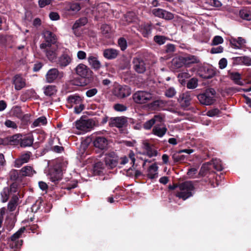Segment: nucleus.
<instances>
[{"label":"nucleus","instance_id":"1","mask_svg":"<svg viewBox=\"0 0 251 251\" xmlns=\"http://www.w3.org/2000/svg\"><path fill=\"white\" fill-rule=\"evenodd\" d=\"M44 42L40 45V48L47 58L54 62L58 55V42L56 35L49 30L43 32Z\"/></svg>","mask_w":251,"mask_h":251},{"label":"nucleus","instance_id":"2","mask_svg":"<svg viewBox=\"0 0 251 251\" xmlns=\"http://www.w3.org/2000/svg\"><path fill=\"white\" fill-rule=\"evenodd\" d=\"M164 119L165 116L162 114L154 115L151 119L144 123L143 128L149 130L153 127L152 133L159 137H162L167 131V128L164 124Z\"/></svg>","mask_w":251,"mask_h":251},{"label":"nucleus","instance_id":"3","mask_svg":"<svg viewBox=\"0 0 251 251\" xmlns=\"http://www.w3.org/2000/svg\"><path fill=\"white\" fill-rule=\"evenodd\" d=\"M178 188L179 191L176 193V196L184 201L192 197L195 189L193 182L191 181L179 182Z\"/></svg>","mask_w":251,"mask_h":251},{"label":"nucleus","instance_id":"4","mask_svg":"<svg viewBox=\"0 0 251 251\" xmlns=\"http://www.w3.org/2000/svg\"><path fill=\"white\" fill-rule=\"evenodd\" d=\"M216 94V91L213 88L206 89L205 91L197 96L200 103L204 105H210L213 104L216 100L214 96Z\"/></svg>","mask_w":251,"mask_h":251},{"label":"nucleus","instance_id":"5","mask_svg":"<svg viewBox=\"0 0 251 251\" xmlns=\"http://www.w3.org/2000/svg\"><path fill=\"white\" fill-rule=\"evenodd\" d=\"M26 230L25 226L20 228L16 232L13 234L8 239V242L10 247L14 249H20L23 245V240L20 239Z\"/></svg>","mask_w":251,"mask_h":251},{"label":"nucleus","instance_id":"6","mask_svg":"<svg viewBox=\"0 0 251 251\" xmlns=\"http://www.w3.org/2000/svg\"><path fill=\"white\" fill-rule=\"evenodd\" d=\"M152 95L150 92L144 91H138L132 95V99L137 104H144L150 100Z\"/></svg>","mask_w":251,"mask_h":251},{"label":"nucleus","instance_id":"7","mask_svg":"<svg viewBox=\"0 0 251 251\" xmlns=\"http://www.w3.org/2000/svg\"><path fill=\"white\" fill-rule=\"evenodd\" d=\"M93 144L97 149L96 151L101 152L102 153L108 149V140L104 137H97L93 141Z\"/></svg>","mask_w":251,"mask_h":251},{"label":"nucleus","instance_id":"8","mask_svg":"<svg viewBox=\"0 0 251 251\" xmlns=\"http://www.w3.org/2000/svg\"><path fill=\"white\" fill-rule=\"evenodd\" d=\"M75 71L78 75L85 78H91L93 74L88 66L82 63L78 64L76 67Z\"/></svg>","mask_w":251,"mask_h":251},{"label":"nucleus","instance_id":"9","mask_svg":"<svg viewBox=\"0 0 251 251\" xmlns=\"http://www.w3.org/2000/svg\"><path fill=\"white\" fill-rule=\"evenodd\" d=\"M94 126V123L92 119L84 120L80 118L75 122L76 128L83 131H88L91 129Z\"/></svg>","mask_w":251,"mask_h":251},{"label":"nucleus","instance_id":"10","mask_svg":"<svg viewBox=\"0 0 251 251\" xmlns=\"http://www.w3.org/2000/svg\"><path fill=\"white\" fill-rule=\"evenodd\" d=\"M63 76V72H59L56 68H52L47 72L46 75V79L47 82L52 83L58 79H61Z\"/></svg>","mask_w":251,"mask_h":251},{"label":"nucleus","instance_id":"11","mask_svg":"<svg viewBox=\"0 0 251 251\" xmlns=\"http://www.w3.org/2000/svg\"><path fill=\"white\" fill-rule=\"evenodd\" d=\"M127 118L125 116L111 117L109 119V126L110 127L122 128L127 125Z\"/></svg>","mask_w":251,"mask_h":251},{"label":"nucleus","instance_id":"12","mask_svg":"<svg viewBox=\"0 0 251 251\" xmlns=\"http://www.w3.org/2000/svg\"><path fill=\"white\" fill-rule=\"evenodd\" d=\"M131 93V88L128 85H119L116 88L114 95L118 98L123 99L129 96Z\"/></svg>","mask_w":251,"mask_h":251},{"label":"nucleus","instance_id":"13","mask_svg":"<svg viewBox=\"0 0 251 251\" xmlns=\"http://www.w3.org/2000/svg\"><path fill=\"white\" fill-rule=\"evenodd\" d=\"M179 61L184 64L185 66L190 67L192 64L199 63L200 60L197 56L187 54L183 56H179Z\"/></svg>","mask_w":251,"mask_h":251},{"label":"nucleus","instance_id":"14","mask_svg":"<svg viewBox=\"0 0 251 251\" xmlns=\"http://www.w3.org/2000/svg\"><path fill=\"white\" fill-rule=\"evenodd\" d=\"M133 68L138 74L144 73L147 69L146 63L141 58H134L132 60Z\"/></svg>","mask_w":251,"mask_h":251},{"label":"nucleus","instance_id":"15","mask_svg":"<svg viewBox=\"0 0 251 251\" xmlns=\"http://www.w3.org/2000/svg\"><path fill=\"white\" fill-rule=\"evenodd\" d=\"M194 91H187L180 95L178 101L181 106L184 108L188 107L190 105L191 96L194 95Z\"/></svg>","mask_w":251,"mask_h":251},{"label":"nucleus","instance_id":"16","mask_svg":"<svg viewBox=\"0 0 251 251\" xmlns=\"http://www.w3.org/2000/svg\"><path fill=\"white\" fill-rule=\"evenodd\" d=\"M152 13L155 17L164 19L166 20H171L174 19V14L169 11L161 8H155L152 10Z\"/></svg>","mask_w":251,"mask_h":251},{"label":"nucleus","instance_id":"17","mask_svg":"<svg viewBox=\"0 0 251 251\" xmlns=\"http://www.w3.org/2000/svg\"><path fill=\"white\" fill-rule=\"evenodd\" d=\"M154 27L151 22L144 23L139 25L138 30L144 37L148 38L151 36Z\"/></svg>","mask_w":251,"mask_h":251},{"label":"nucleus","instance_id":"18","mask_svg":"<svg viewBox=\"0 0 251 251\" xmlns=\"http://www.w3.org/2000/svg\"><path fill=\"white\" fill-rule=\"evenodd\" d=\"M72 61V56L67 51H64L58 57L57 64L61 68H64L69 65Z\"/></svg>","mask_w":251,"mask_h":251},{"label":"nucleus","instance_id":"19","mask_svg":"<svg viewBox=\"0 0 251 251\" xmlns=\"http://www.w3.org/2000/svg\"><path fill=\"white\" fill-rule=\"evenodd\" d=\"M105 165L110 169H113L118 164V156L114 152L106 154L104 158Z\"/></svg>","mask_w":251,"mask_h":251},{"label":"nucleus","instance_id":"20","mask_svg":"<svg viewBox=\"0 0 251 251\" xmlns=\"http://www.w3.org/2000/svg\"><path fill=\"white\" fill-rule=\"evenodd\" d=\"M62 176V171L60 167H55L50 173V179L54 183H57Z\"/></svg>","mask_w":251,"mask_h":251},{"label":"nucleus","instance_id":"21","mask_svg":"<svg viewBox=\"0 0 251 251\" xmlns=\"http://www.w3.org/2000/svg\"><path fill=\"white\" fill-rule=\"evenodd\" d=\"M216 72L212 69L206 67L201 68L199 70V75L200 77L204 79H209L213 77Z\"/></svg>","mask_w":251,"mask_h":251},{"label":"nucleus","instance_id":"22","mask_svg":"<svg viewBox=\"0 0 251 251\" xmlns=\"http://www.w3.org/2000/svg\"><path fill=\"white\" fill-rule=\"evenodd\" d=\"M13 83L16 90H20L25 86V80L21 75H16L13 78Z\"/></svg>","mask_w":251,"mask_h":251},{"label":"nucleus","instance_id":"23","mask_svg":"<svg viewBox=\"0 0 251 251\" xmlns=\"http://www.w3.org/2000/svg\"><path fill=\"white\" fill-rule=\"evenodd\" d=\"M231 47L235 49H241L245 45L246 41L242 37H239L237 39L231 38L229 40Z\"/></svg>","mask_w":251,"mask_h":251},{"label":"nucleus","instance_id":"24","mask_svg":"<svg viewBox=\"0 0 251 251\" xmlns=\"http://www.w3.org/2000/svg\"><path fill=\"white\" fill-rule=\"evenodd\" d=\"M119 54V51L116 49L109 48L103 50V55L104 58L112 60L116 58Z\"/></svg>","mask_w":251,"mask_h":251},{"label":"nucleus","instance_id":"25","mask_svg":"<svg viewBox=\"0 0 251 251\" xmlns=\"http://www.w3.org/2000/svg\"><path fill=\"white\" fill-rule=\"evenodd\" d=\"M83 98L77 94L70 95L67 98L68 103L70 104L71 106L73 104L77 105L80 104V103L83 102Z\"/></svg>","mask_w":251,"mask_h":251},{"label":"nucleus","instance_id":"26","mask_svg":"<svg viewBox=\"0 0 251 251\" xmlns=\"http://www.w3.org/2000/svg\"><path fill=\"white\" fill-rule=\"evenodd\" d=\"M87 59L89 64L95 70H98L101 68V63L97 57L89 55Z\"/></svg>","mask_w":251,"mask_h":251},{"label":"nucleus","instance_id":"27","mask_svg":"<svg viewBox=\"0 0 251 251\" xmlns=\"http://www.w3.org/2000/svg\"><path fill=\"white\" fill-rule=\"evenodd\" d=\"M33 141L34 138L33 135L27 136L25 135H22L20 146L22 148L30 147L32 145Z\"/></svg>","mask_w":251,"mask_h":251},{"label":"nucleus","instance_id":"28","mask_svg":"<svg viewBox=\"0 0 251 251\" xmlns=\"http://www.w3.org/2000/svg\"><path fill=\"white\" fill-rule=\"evenodd\" d=\"M18 196L17 195L14 194L8 203L7 209L10 212L14 211L18 205Z\"/></svg>","mask_w":251,"mask_h":251},{"label":"nucleus","instance_id":"29","mask_svg":"<svg viewBox=\"0 0 251 251\" xmlns=\"http://www.w3.org/2000/svg\"><path fill=\"white\" fill-rule=\"evenodd\" d=\"M158 167L156 164L151 165L148 168L147 176L150 179H154L157 177Z\"/></svg>","mask_w":251,"mask_h":251},{"label":"nucleus","instance_id":"30","mask_svg":"<svg viewBox=\"0 0 251 251\" xmlns=\"http://www.w3.org/2000/svg\"><path fill=\"white\" fill-rule=\"evenodd\" d=\"M104 165L102 162L99 161L96 163L93 166V173L95 175L100 176L103 174Z\"/></svg>","mask_w":251,"mask_h":251},{"label":"nucleus","instance_id":"31","mask_svg":"<svg viewBox=\"0 0 251 251\" xmlns=\"http://www.w3.org/2000/svg\"><path fill=\"white\" fill-rule=\"evenodd\" d=\"M21 171V175L23 176H31L34 173H35V171L33 169L32 167L29 166H26L22 168Z\"/></svg>","mask_w":251,"mask_h":251},{"label":"nucleus","instance_id":"32","mask_svg":"<svg viewBox=\"0 0 251 251\" xmlns=\"http://www.w3.org/2000/svg\"><path fill=\"white\" fill-rule=\"evenodd\" d=\"M144 147L146 151L147 155L150 157H151L157 155V151L153 149L150 143L147 142L145 143L144 144Z\"/></svg>","mask_w":251,"mask_h":251},{"label":"nucleus","instance_id":"33","mask_svg":"<svg viewBox=\"0 0 251 251\" xmlns=\"http://www.w3.org/2000/svg\"><path fill=\"white\" fill-rule=\"evenodd\" d=\"M230 78L237 85H243V82L241 81V75L238 72H232L230 74Z\"/></svg>","mask_w":251,"mask_h":251},{"label":"nucleus","instance_id":"34","mask_svg":"<svg viewBox=\"0 0 251 251\" xmlns=\"http://www.w3.org/2000/svg\"><path fill=\"white\" fill-rule=\"evenodd\" d=\"M56 87L54 85H48L44 87V94L45 95L51 97L56 94Z\"/></svg>","mask_w":251,"mask_h":251},{"label":"nucleus","instance_id":"35","mask_svg":"<svg viewBox=\"0 0 251 251\" xmlns=\"http://www.w3.org/2000/svg\"><path fill=\"white\" fill-rule=\"evenodd\" d=\"M47 124V118L45 116L39 117L36 119L31 125V127L34 128L41 125L45 126Z\"/></svg>","mask_w":251,"mask_h":251},{"label":"nucleus","instance_id":"36","mask_svg":"<svg viewBox=\"0 0 251 251\" xmlns=\"http://www.w3.org/2000/svg\"><path fill=\"white\" fill-rule=\"evenodd\" d=\"M165 102L161 100H154L149 104V107L153 110H156L159 108L162 107Z\"/></svg>","mask_w":251,"mask_h":251},{"label":"nucleus","instance_id":"37","mask_svg":"<svg viewBox=\"0 0 251 251\" xmlns=\"http://www.w3.org/2000/svg\"><path fill=\"white\" fill-rule=\"evenodd\" d=\"M11 112L13 116L18 119L21 118L22 115L23 114L21 107L18 105L13 106L11 109Z\"/></svg>","mask_w":251,"mask_h":251},{"label":"nucleus","instance_id":"38","mask_svg":"<svg viewBox=\"0 0 251 251\" xmlns=\"http://www.w3.org/2000/svg\"><path fill=\"white\" fill-rule=\"evenodd\" d=\"M9 176L10 179L14 181L21 180L22 178V175H21V171H18L16 170H11L10 172Z\"/></svg>","mask_w":251,"mask_h":251},{"label":"nucleus","instance_id":"39","mask_svg":"<svg viewBox=\"0 0 251 251\" xmlns=\"http://www.w3.org/2000/svg\"><path fill=\"white\" fill-rule=\"evenodd\" d=\"M22 135L20 134H15L10 137V144L13 145H21Z\"/></svg>","mask_w":251,"mask_h":251},{"label":"nucleus","instance_id":"40","mask_svg":"<svg viewBox=\"0 0 251 251\" xmlns=\"http://www.w3.org/2000/svg\"><path fill=\"white\" fill-rule=\"evenodd\" d=\"M169 38L163 35H155L153 37V41L157 44L162 45L164 44Z\"/></svg>","mask_w":251,"mask_h":251},{"label":"nucleus","instance_id":"41","mask_svg":"<svg viewBox=\"0 0 251 251\" xmlns=\"http://www.w3.org/2000/svg\"><path fill=\"white\" fill-rule=\"evenodd\" d=\"M181 152H179L178 151L172 155V158L174 163H177L184 161L185 156L181 155Z\"/></svg>","mask_w":251,"mask_h":251},{"label":"nucleus","instance_id":"42","mask_svg":"<svg viewBox=\"0 0 251 251\" xmlns=\"http://www.w3.org/2000/svg\"><path fill=\"white\" fill-rule=\"evenodd\" d=\"M43 203L44 204V201L41 199L37 200L32 205L30 208L31 211L32 212H37L41 208V206H43Z\"/></svg>","mask_w":251,"mask_h":251},{"label":"nucleus","instance_id":"43","mask_svg":"<svg viewBox=\"0 0 251 251\" xmlns=\"http://www.w3.org/2000/svg\"><path fill=\"white\" fill-rule=\"evenodd\" d=\"M240 17L247 21L251 20V12L246 9H242L239 12Z\"/></svg>","mask_w":251,"mask_h":251},{"label":"nucleus","instance_id":"44","mask_svg":"<svg viewBox=\"0 0 251 251\" xmlns=\"http://www.w3.org/2000/svg\"><path fill=\"white\" fill-rule=\"evenodd\" d=\"M87 23V19L86 18H81L79 20L76 21L73 25L72 29L74 30V32L75 30L81 26L84 25Z\"/></svg>","mask_w":251,"mask_h":251},{"label":"nucleus","instance_id":"45","mask_svg":"<svg viewBox=\"0 0 251 251\" xmlns=\"http://www.w3.org/2000/svg\"><path fill=\"white\" fill-rule=\"evenodd\" d=\"M209 164L208 163H204L202 165L199 175L201 176H205L208 173L210 168L209 167Z\"/></svg>","mask_w":251,"mask_h":251},{"label":"nucleus","instance_id":"46","mask_svg":"<svg viewBox=\"0 0 251 251\" xmlns=\"http://www.w3.org/2000/svg\"><path fill=\"white\" fill-rule=\"evenodd\" d=\"M10 195V194L9 192L8 187L4 188L2 191L1 192V201L2 202H6L9 198Z\"/></svg>","mask_w":251,"mask_h":251},{"label":"nucleus","instance_id":"47","mask_svg":"<svg viewBox=\"0 0 251 251\" xmlns=\"http://www.w3.org/2000/svg\"><path fill=\"white\" fill-rule=\"evenodd\" d=\"M31 117L30 114H25L24 113L22 115L21 118H19L21 120L22 124L23 125L27 126L30 123V119Z\"/></svg>","mask_w":251,"mask_h":251},{"label":"nucleus","instance_id":"48","mask_svg":"<svg viewBox=\"0 0 251 251\" xmlns=\"http://www.w3.org/2000/svg\"><path fill=\"white\" fill-rule=\"evenodd\" d=\"M198 86V79L193 77L191 78L187 83V87L188 89H194Z\"/></svg>","mask_w":251,"mask_h":251},{"label":"nucleus","instance_id":"49","mask_svg":"<svg viewBox=\"0 0 251 251\" xmlns=\"http://www.w3.org/2000/svg\"><path fill=\"white\" fill-rule=\"evenodd\" d=\"M165 52L168 54H172L176 50V46L173 44H168L165 47Z\"/></svg>","mask_w":251,"mask_h":251},{"label":"nucleus","instance_id":"50","mask_svg":"<svg viewBox=\"0 0 251 251\" xmlns=\"http://www.w3.org/2000/svg\"><path fill=\"white\" fill-rule=\"evenodd\" d=\"M205 3L215 7L219 8L222 6V3L219 0H205Z\"/></svg>","mask_w":251,"mask_h":251},{"label":"nucleus","instance_id":"51","mask_svg":"<svg viewBox=\"0 0 251 251\" xmlns=\"http://www.w3.org/2000/svg\"><path fill=\"white\" fill-rule=\"evenodd\" d=\"M221 113V111L217 108L211 109L208 110L206 115L210 117H212L215 116H219Z\"/></svg>","mask_w":251,"mask_h":251},{"label":"nucleus","instance_id":"52","mask_svg":"<svg viewBox=\"0 0 251 251\" xmlns=\"http://www.w3.org/2000/svg\"><path fill=\"white\" fill-rule=\"evenodd\" d=\"M114 109L118 112L126 111L127 109V107L124 104L121 103H116L113 106Z\"/></svg>","mask_w":251,"mask_h":251},{"label":"nucleus","instance_id":"53","mask_svg":"<svg viewBox=\"0 0 251 251\" xmlns=\"http://www.w3.org/2000/svg\"><path fill=\"white\" fill-rule=\"evenodd\" d=\"M118 44L121 50L123 51L125 50L127 48V42L123 37H121L119 39Z\"/></svg>","mask_w":251,"mask_h":251},{"label":"nucleus","instance_id":"54","mask_svg":"<svg viewBox=\"0 0 251 251\" xmlns=\"http://www.w3.org/2000/svg\"><path fill=\"white\" fill-rule=\"evenodd\" d=\"M224 42L223 38L220 36H215L212 41V45L215 46L220 44H222Z\"/></svg>","mask_w":251,"mask_h":251},{"label":"nucleus","instance_id":"55","mask_svg":"<svg viewBox=\"0 0 251 251\" xmlns=\"http://www.w3.org/2000/svg\"><path fill=\"white\" fill-rule=\"evenodd\" d=\"M32 91L31 90H26L24 94L22 95L20 97V99L22 101H25L31 97Z\"/></svg>","mask_w":251,"mask_h":251},{"label":"nucleus","instance_id":"56","mask_svg":"<svg viewBox=\"0 0 251 251\" xmlns=\"http://www.w3.org/2000/svg\"><path fill=\"white\" fill-rule=\"evenodd\" d=\"M85 108V105L83 102L80 103L74 107V112L76 114L80 113Z\"/></svg>","mask_w":251,"mask_h":251},{"label":"nucleus","instance_id":"57","mask_svg":"<svg viewBox=\"0 0 251 251\" xmlns=\"http://www.w3.org/2000/svg\"><path fill=\"white\" fill-rule=\"evenodd\" d=\"M176 93V92L174 88L171 87L166 90L165 95L168 98L173 97Z\"/></svg>","mask_w":251,"mask_h":251},{"label":"nucleus","instance_id":"58","mask_svg":"<svg viewBox=\"0 0 251 251\" xmlns=\"http://www.w3.org/2000/svg\"><path fill=\"white\" fill-rule=\"evenodd\" d=\"M80 4L78 3H73L70 4L69 10L74 11V12H77L80 10Z\"/></svg>","mask_w":251,"mask_h":251},{"label":"nucleus","instance_id":"59","mask_svg":"<svg viewBox=\"0 0 251 251\" xmlns=\"http://www.w3.org/2000/svg\"><path fill=\"white\" fill-rule=\"evenodd\" d=\"M125 20L128 23H130L133 21L134 18V13L132 12H128L125 15Z\"/></svg>","mask_w":251,"mask_h":251},{"label":"nucleus","instance_id":"60","mask_svg":"<svg viewBox=\"0 0 251 251\" xmlns=\"http://www.w3.org/2000/svg\"><path fill=\"white\" fill-rule=\"evenodd\" d=\"M6 126L9 128H12L13 129H16L17 128V126L16 124L10 120H6L4 123Z\"/></svg>","mask_w":251,"mask_h":251},{"label":"nucleus","instance_id":"61","mask_svg":"<svg viewBox=\"0 0 251 251\" xmlns=\"http://www.w3.org/2000/svg\"><path fill=\"white\" fill-rule=\"evenodd\" d=\"M31 155V152L27 151V152L22 154L20 158L22 159L24 162L27 163L29 160L30 156Z\"/></svg>","mask_w":251,"mask_h":251},{"label":"nucleus","instance_id":"62","mask_svg":"<svg viewBox=\"0 0 251 251\" xmlns=\"http://www.w3.org/2000/svg\"><path fill=\"white\" fill-rule=\"evenodd\" d=\"M52 0H39L38 4L40 8H43L46 5L51 3Z\"/></svg>","mask_w":251,"mask_h":251},{"label":"nucleus","instance_id":"63","mask_svg":"<svg viewBox=\"0 0 251 251\" xmlns=\"http://www.w3.org/2000/svg\"><path fill=\"white\" fill-rule=\"evenodd\" d=\"M224 48L220 46L217 47H213L211 48L210 52L212 54L219 53L223 51Z\"/></svg>","mask_w":251,"mask_h":251},{"label":"nucleus","instance_id":"64","mask_svg":"<svg viewBox=\"0 0 251 251\" xmlns=\"http://www.w3.org/2000/svg\"><path fill=\"white\" fill-rule=\"evenodd\" d=\"M49 17L52 21H57L60 19V16L57 12H51L49 14Z\"/></svg>","mask_w":251,"mask_h":251}]
</instances>
